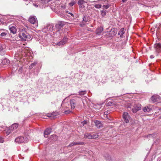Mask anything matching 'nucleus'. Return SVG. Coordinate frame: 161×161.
<instances>
[{
  "label": "nucleus",
  "instance_id": "f257e3e1",
  "mask_svg": "<svg viewBox=\"0 0 161 161\" xmlns=\"http://www.w3.org/2000/svg\"><path fill=\"white\" fill-rule=\"evenodd\" d=\"M54 26L52 25H47L44 27L42 29V31L45 33H47L48 32L52 31L54 30Z\"/></svg>",
  "mask_w": 161,
  "mask_h": 161
},
{
  "label": "nucleus",
  "instance_id": "f03ea898",
  "mask_svg": "<svg viewBox=\"0 0 161 161\" xmlns=\"http://www.w3.org/2000/svg\"><path fill=\"white\" fill-rule=\"evenodd\" d=\"M29 22L34 25L35 26L37 27L38 25V21L36 17L35 16H31L28 20Z\"/></svg>",
  "mask_w": 161,
  "mask_h": 161
},
{
  "label": "nucleus",
  "instance_id": "7ed1b4c3",
  "mask_svg": "<svg viewBox=\"0 0 161 161\" xmlns=\"http://www.w3.org/2000/svg\"><path fill=\"white\" fill-rule=\"evenodd\" d=\"M28 138L26 136H19L16 138L15 140L16 142L21 143L27 142Z\"/></svg>",
  "mask_w": 161,
  "mask_h": 161
},
{
  "label": "nucleus",
  "instance_id": "20e7f679",
  "mask_svg": "<svg viewBox=\"0 0 161 161\" xmlns=\"http://www.w3.org/2000/svg\"><path fill=\"white\" fill-rule=\"evenodd\" d=\"M19 37L23 40H26V39H29L30 36L26 32L24 31L20 33Z\"/></svg>",
  "mask_w": 161,
  "mask_h": 161
},
{
  "label": "nucleus",
  "instance_id": "39448f33",
  "mask_svg": "<svg viewBox=\"0 0 161 161\" xmlns=\"http://www.w3.org/2000/svg\"><path fill=\"white\" fill-rule=\"evenodd\" d=\"M123 119L126 123H128L130 119V117L127 112H124L123 114Z\"/></svg>",
  "mask_w": 161,
  "mask_h": 161
},
{
  "label": "nucleus",
  "instance_id": "423d86ee",
  "mask_svg": "<svg viewBox=\"0 0 161 161\" xmlns=\"http://www.w3.org/2000/svg\"><path fill=\"white\" fill-rule=\"evenodd\" d=\"M66 22L63 21L59 22L57 24L55 25L57 28V31H59L63 26L65 25Z\"/></svg>",
  "mask_w": 161,
  "mask_h": 161
},
{
  "label": "nucleus",
  "instance_id": "0eeeda50",
  "mask_svg": "<svg viewBox=\"0 0 161 161\" xmlns=\"http://www.w3.org/2000/svg\"><path fill=\"white\" fill-rule=\"evenodd\" d=\"M89 22L88 18L85 16H84L83 17L82 23L80 24V25L81 27H83L84 26V25L89 24Z\"/></svg>",
  "mask_w": 161,
  "mask_h": 161
},
{
  "label": "nucleus",
  "instance_id": "6e6552de",
  "mask_svg": "<svg viewBox=\"0 0 161 161\" xmlns=\"http://www.w3.org/2000/svg\"><path fill=\"white\" fill-rule=\"evenodd\" d=\"M141 105L140 104H138L135 105L133 108H132V111L133 113H136L138 111L141 109Z\"/></svg>",
  "mask_w": 161,
  "mask_h": 161
},
{
  "label": "nucleus",
  "instance_id": "1a4fd4ad",
  "mask_svg": "<svg viewBox=\"0 0 161 161\" xmlns=\"http://www.w3.org/2000/svg\"><path fill=\"white\" fill-rule=\"evenodd\" d=\"M105 158L107 161H116L115 158L114 156H111L108 154L105 155Z\"/></svg>",
  "mask_w": 161,
  "mask_h": 161
},
{
  "label": "nucleus",
  "instance_id": "9d476101",
  "mask_svg": "<svg viewBox=\"0 0 161 161\" xmlns=\"http://www.w3.org/2000/svg\"><path fill=\"white\" fill-rule=\"evenodd\" d=\"M105 158L107 161H116L115 158L114 156H111L108 154L105 155Z\"/></svg>",
  "mask_w": 161,
  "mask_h": 161
},
{
  "label": "nucleus",
  "instance_id": "9b49d317",
  "mask_svg": "<svg viewBox=\"0 0 161 161\" xmlns=\"http://www.w3.org/2000/svg\"><path fill=\"white\" fill-rule=\"evenodd\" d=\"M9 29L11 33L13 34L16 33L17 31V29L15 26H13L12 25L9 26Z\"/></svg>",
  "mask_w": 161,
  "mask_h": 161
},
{
  "label": "nucleus",
  "instance_id": "f8f14e48",
  "mask_svg": "<svg viewBox=\"0 0 161 161\" xmlns=\"http://www.w3.org/2000/svg\"><path fill=\"white\" fill-rule=\"evenodd\" d=\"M156 51L158 52L161 51V44L160 43H156L154 46Z\"/></svg>",
  "mask_w": 161,
  "mask_h": 161
},
{
  "label": "nucleus",
  "instance_id": "ddd939ff",
  "mask_svg": "<svg viewBox=\"0 0 161 161\" xmlns=\"http://www.w3.org/2000/svg\"><path fill=\"white\" fill-rule=\"evenodd\" d=\"M159 99V96L156 95H153L151 98V100L154 103L158 101Z\"/></svg>",
  "mask_w": 161,
  "mask_h": 161
},
{
  "label": "nucleus",
  "instance_id": "4468645a",
  "mask_svg": "<svg viewBox=\"0 0 161 161\" xmlns=\"http://www.w3.org/2000/svg\"><path fill=\"white\" fill-rule=\"evenodd\" d=\"M67 40L68 38L66 37H64L61 41L58 43L57 45L58 46L63 45L67 42Z\"/></svg>",
  "mask_w": 161,
  "mask_h": 161
},
{
  "label": "nucleus",
  "instance_id": "2eb2a0df",
  "mask_svg": "<svg viewBox=\"0 0 161 161\" xmlns=\"http://www.w3.org/2000/svg\"><path fill=\"white\" fill-rule=\"evenodd\" d=\"M52 129L51 128H47L44 132V136L45 137H47V135L51 132Z\"/></svg>",
  "mask_w": 161,
  "mask_h": 161
},
{
  "label": "nucleus",
  "instance_id": "dca6fc26",
  "mask_svg": "<svg viewBox=\"0 0 161 161\" xmlns=\"http://www.w3.org/2000/svg\"><path fill=\"white\" fill-rule=\"evenodd\" d=\"M8 31H6L1 33L0 37L2 38L6 39V37L8 36Z\"/></svg>",
  "mask_w": 161,
  "mask_h": 161
},
{
  "label": "nucleus",
  "instance_id": "f3484780",
  "mask_svg": "<svg viewBox=\"0 0 161 161\" xmlns=\"http://www.w3.org/2000/svg\"><path fill=\"white\" fill-rule=\"evenodd\" d=\"M59 114L58 112H53L52 113H49L47 114V117L55 118L56 116Z\"/></svg>",
  "mask_w": 161,
  "mask_h": 161
},
{
  "label": "nucleus",
  "instance_id": "a211bd4d",
  "mask_svg": "<svg viewBox=\"0 0 161 161\" xmlns=\"http://www.w3.org/2000/svg\"><path fill=\"white\" fill-rule=\"evenodd\" d=\"M70 104L71 106V108L72 109H74L76 105V100L74 99L70 100Z\"/></svg>",
  "mask_w": 161,
  "mask_h": 161
},
{
  "label": "nucleus",
  "instance_id": "6ab92c4d",
  "mask_svg": "<svg viewBox=\"0 0 161 161\" xmlns=\"http://www.w3.org/2000/svg\"><path fill=\"white\" fill-rule=\"evenodd\" d=\"M103 27L102 26H100L96 30V33L97 34L99 35L103 31Z\"/></svg>",
  "mask_w": 161,
  "mask_h": 161
},
{
  "label": "nucleus",
  "instance_id": "aec40b11",
  "mask_svg": "<svg viewBox=\"0 0 161 161\" xmlns=\"http://www.w3.org/2000/svg\"><path fill=\"white\" fill-rule=\"evenodd\" d=\"M18 126V124L17 123H14L10 127L9 130L11 131H13L16 129Z\"/></svg>",
  "mask_w": 161,
  "mask_h": 161
},
{
  "label": "nucleus",
  "instance_id": "412c9836",
  "mask_svg": "<svg viewBox=\"0 0 161 161\" xmlns=\"http://www.w3.org/2000/svg\"><path fill=\"white\" fill-rule=\"evenodd\" d=\"M84 144L83 142H73L70 143L68 146V147H71L72 146L75 145H76L81 144L83 145Z\"/></svg>",
  "mask_w": 161,
  "mask_h": 161
},
{
  "label": "nucleus",
  "instance_id": "4be33fe9",
  "mask_svg": "<svg viewBox=\"0 0 161 161\" xmlns=\"http://www.w3.org/2000/svg\"><path fill=\"white\" fill-rule=\"evenodd\" d=\"M95 125L97 128H100L102 126V124L101 122L98 120H96L94 121Z\"/></svg>",
  "mask_w": 161,
  "mask_h": 161
},
{
  "label": "nucleus",
  "instance_id": "5701e85b",
  "mask_svg": "<svg viewBox=\"0 0 161 161\" xmlns=\"http://www.w3.org/2000/svg\"><path fill=\"white\" fill-rule=\"evenodd\" d=\"M151 110L152 108L150 106L144 107L143 109V111L146 112H149Z\"/></svg>",
  "mask_w": 161,
  "mask_h": 161
},
{
  "label": "nucleus",
  "instance_id": "b1692460",
  "mask_svg": "<svg viewBox=\"0 0 161 161\" xmlns=\"http://www.w3.org/2000/svg\"><path fill=\"white\" fill-rule=\"evenodd\" d=\"M91 139H95L98 137V135L95 133H91Z\"/></svg>",
  "mask_w": 161,
  "mask_h": 161
},
{
  "label": "nucleus",
  "instance_id": "393cba45",
  "mask_svg": "<svg viewBox=\"0 0 161 161\" xmlns=\"http://www.w3.org/2000/svg\"><path fill=\"white\" fill-rule=\"evenodd\" d=\"M124 33V29L123 28H121L118 32V35L120 36L121 37Z\"/></svg>",
  "mask_w": 161,
  "mask_h": 161
},
{
  "label": "nucleus",
  "instance_id": "a878e982",
  "mask_svg": "<svg viewBox=\"0 0 161 161\" xmlns=\"http://www.w3.org/2000/svg\"><path fill=\"white\" fill-rule=\"evenodd\" d=\"M91 133H86L84 135V137L85 138H87L88 139H91Z\"/></svg>",
  "mask_w": 161,
  "mask_h": 161
},
{
  "label": "nucleus",
  "instance_id": "bb28decb",
  "mask_svg": "<svg viewBox=\"0 0 161 161\" xmlns=\"http://www.w3.org/2000/svg\"><path fill=\"white\" fill-rule=\"evenodd\" d=\"M9 60L6 59H5L2 60V64L4 65L8 64L9 63Z\"/></svg>",
  "mask_w": 161,
  "mask_h": 161
},
{
  "label": "nucleus",
  "instance_id": "cd10ccee",
  "mask_svg": "<svg viewBox=\"0 0 161 161\" xmlns=\"http://www.w3.org/2000/svg\"><path fill=\"white\" fill-rule=\"evenodd\" d=\"M79 95L80 96H82L86 94V91L84 90L83 91H80L79 92Z\"/></svg>",
  "mask_w": 161,
  "mask_h": 161
},
{
  "label": "nucleus",
  "instance_id": "c85d7f7f",
  "mask_svg": "<svg viewBox=\"0 0 161 161\" xmlns=\"http://www.w3.org/2000/svg\"><path fill=\"white\" fill-rule=\"evenodd\" d=\"M37 64V62L36 61L32 63L29 66V68L30 69L32 68L34 66L36 65Z\"/></svg>",
  "mask_w": 161,
  "mask_h": 161
},
{
  "label": "nucleus",
  "instance_id": "c756f323",
  "mask_svg": "<svg viewBox=\"0 0 161 161\" xmlns=\"http://www.w3.org/2000/svg\"><path fill=\"white\" fill-rule=\"evenodd\" d=\"M101 12L102 16L103 17H104L105 16L106 14V10L104 9L103 10H102Z\"/></svg>",
  "mask_w": 161,
  "mask_h": 161
},
{
  "label": "nucleus",
  "instance_id": "7c9ffc66",
  "mask_svg": "<svg viewBox=\"0 0 161 161\" xmlns=\"http://www.w3.org/2000/svg\"><path fill=\"white\" fill-rule=\"evenodd\" d=\"M75 3L76 2L74 0H73L71 2L69 3V5L71 7L73 6Z\"/></svg>",
  "mask_w": 161,
  "mask_h": 161
},
{
  "label": "nucleus",
  "instance_id": "2f4dec72",
  "mask_svg": "<svg viewBox=\"0 0 161 161\" xmlns=\"http://www.w3.org/2000/svg\"><path fill=\"white\" fill-rule=\"evenodd\" d=\"M5 47L4 45L0 44V52L2 51Z\"/></svg>",
  "mask_w": 161,
  "mask_h": 161
},
{
  "label": "nucleus",
  "instance_id": "473e14b6",
  "mask_svg": "<svg viewBox=\"0 0 161 161\" xmlns=\"http://www.w3.org/2000/svg\"><path fill=\"white\" fill-rule=\"evenodd\" d=\"M83 1L82 0H79L78 2V3L80 7H81V5L83 4Z\"/></svg>",
  "mask_w": 161,
  "mask_h": 161
},
{
  "label": "nucleus",
  "instance_id": "72a5a7b5",
  "mask_svg": "<svg viewBox=\"0 0 161 161\" xmlns=\"http://www.w3.org/2000/svg\"><path fill=\"white\" fill-rule=\"evenodd\" d=\"M95 7L97 8H100L102 7V5L99 4H96L95 6Z\"/></svg>",
  "mask_w": 161,
  "mask_h": 161
},
{
  "label": "nucleus",
  "instance_id": "f704fd0d",
  "mask_svg": "<svg viewBox=\"0 0 161 161\" xmlns=\"http://www.w3.org/2000/svg\"><path fill=\"white\" fill-rule=\"evenodd\" d=\"M64 14H65V13H68V15H67L68 16H69V15H71V16H74V14L72 13H68V11H66V10L65 11V12H64Z\"/></svg>",
  "mask_w": 161,
  "mask_h": 161
},
{
  "label": "nucleus",
  "instance_id": "c9c22d12",
  "mask_svg": "<svg viewBox=\"0 0 161 161\" xmlns=\"http://www.w3.org/2000/svg\"><path fill=\"white\" fill-rule=\"evenodd\" d=\"M86 121L85 120H84L83 121L81 122V125H80L81 126H83L84 125L86 124Z\"/></svg>",
  "mask_w": 161,
  "mask_h": 161
},
{
  "label": "nucleus",
  "instance_id": "e433bc0d",
  "mask_svg": "<svg viewBox=\"0 0 161 161\" xmlns=\"http://www.w3.org/2000/svg\"><path fill=\"white\" fill-rule=\"evenodd\" d=\"M155 134H149L147 136V138H150L151 137H153L154 136Z\"/></svg>",
  "mask_w": 161,
  "mask_h": 161
},
{
  "label": "nucleus",
  "instance_id": "4c0bfd02",
  "mask_svg": "<svg viewBox=\"0 0 161 161\" xmlns=\"http://www.w3.org/2000/svg\"><path fill=\"white\" fill-rule=\"evenodd\" d=\"M109 7V5H104L103 6V7L106 9H107Z\"/></svg>",
  "mask_w": 161,
  "mask_h": 161
},
{
  "label": "nucleus",
  "instance_id": "58836bf2",
  "mask_svg": "<svg viewBox=\"0 0 161 161\" xmlns=\"http://www.w3.org/2000/svg\"><path fill=\"white\" fill-rule=\"evenodd\" d=\"M3 142H4L3 139L0 136V143H3Z\"/></svg>",
  "mask_w": 161,
  "mask_h": 161
},
{
  "label": "nucleus",
  "instance_id": "ea45409f",
  "mask_svg": "<svg viewBox=\"0 0 161 161\" xmlns=\"http://www.w3.org/2000/svg\"><path fill=\"white\" fill-rule=\"evenodd\" d=\"M61 8L62 9H64L65 8L66 6L64 5H61Z\"/></svg>",
  "mask_w": 161,
  "mask_h": 161
},
{
  "label": "nucleus",
  "instance_id": "a19ab883",
  "mask_svg": "<svg viewBox=\"0 0 161 161\" xmlns=\"http://www.w3.org/2000/svg\"><path fill=\"white\" fill-rule=\"evenodd\" d=\"M154 58V56L153 55H151L150 56V58L151 59L153 58Z\"/></svg>",
  "mask_w": 161,
  "mask_h": 161
},
{
  "label": "nucleus",
  "instance_id": "79ce46f5",
  "mask_svg": "<svg viewBox=\"0 0 161 161\" xmlns=\"http://www.w3.org/2000/svg\"><path fill=\"white\" fill-rule=\"evenodd\" d=\"M64 113L65 114H68L69 113V111H65V112H64Z\"/></svg>",
  "mask_w": 161,
  "mask_h": 161
},
{
  "label": "nucleus",
  "instance_id": "37998d69",
  "mask_svg": "<svg viewBox=\"0 0 161 161\" xmlns=\"http://www.w3.org/2000/svg\"><path fill=\"white\" fill-rule=\"evenodd\" d=\"M108 113V111H105V112H104V114H105V115H107Z\"/></svg>",
  "mask_w": 161,
  "mask_h": 161
},
{
  "label": "nucleus",
  "instance_id": "c03bdc74",
  "mask_svg": "<svg viewBox=\"0 0 161 161\" xmlns=\"http://www.w3.org/2000/svg\"><path fill=\"white\" fill-rule=\"evenodd\" d=\"M127 0H122V1L123 3L125 2Z\"/></svg>",
  "mask_w": 161,
  "mask_h": 161
}]
</instances>
